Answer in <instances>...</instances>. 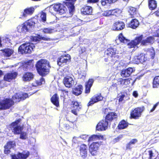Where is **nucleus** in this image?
Returning a JSON list of instances; mask_svg holds the SVG:
<instances>
[{"instance_id": "nucleus-1", "label": "nucleus", "mask_w": 159, "mask_h": 159, "mask_svg": "<svg viewBox=\"0 0 159 159\" xmlns=\"http://www.w3.org/2000/svg\"><path fill=\"white\" fill-rule=\"evenodd\" d=\"M22 119L19 118L12 122L9 125L10 128L15 134L20 133V138L25 139L27 138V134L25 132H21L23 128V125L21 123Z\"/></svg>"}, {"instance_id": "nucleus-2", "label": "nucleus", "mask_w": 159, "mask_h": 159, "mask_svg": "<svg viewBox=\"0 0 159 159\" xmlns=\"http://www.w3.org/2000/svg\"><path fill=\"white\" fill-rule=\"evenodd\" d=\"M37 70L41 75L44 76L49 72V62L45 59L39 61L36 65Z\"/></svg>"}, {"instance_id": "nucleus-3", "label": "nucleus", "mask_w": 159, "mask_h": 159, "mask_svg": "<svg viewBox=\"0 0 159 159\" xmlns=\"http://www.w3.org/2000/svg\"><path fill=\"white\" fill-rule=\"evenodd\" d=\"M34 47V44L31 43L23 44L19 47V52L21 54L30 53Z\"/></svg>"}, {"instance_id": "nucleus-4", "label": "nucleus", "mask_w": 159, "mask_h": 159, "mask_svg": "<svg viewBox=\"0 0 159 159\" xmlns=\"http://www.w3.org/2000/svg\"><path fill=\"white\" fill-rule=\"evenodd\" d=\"M13 104V101L10 98H6L0 101V109L5 110L9 108Z\"/></svg>"}, {"instance_id": "nucleus-5", "label": "nucleus", "mask_w": 159, "mask_h": 159, "mask_svg": "<svg viewBox=\"0 0 159 159\" xmlns=\"http://www.w3.org/2000/svg\"><path fill=\"white\" fill-rule=\"evenodd\" d=\"M144 110V107H138L132 110L130 112V118L138 119L141 115L142 113Z\"/></svg>"}, {"instance_id": "nucleus-6", "label": "nucleus", "mask_w": 159, "mask_h": 159, "mask_svg": "<svg viewBox=\"0 0 159 159\" xmlns=\"http://www.w3.org/2000/svg\"><path fill=\"white\" fill-rule=\"evenodd\" d=\"M28 96V94L26 93L21 92L16 93L12 96V100L13 101V103L14 102H19L21 100H25Z\"/></svg>"}, {"instance_id": "nucleus-7", "label": "nucleus", "mask_w": 159, "mask_h": 159, "mask_svg": "<svg viewBox=\"0 0 159 159\" xmlns=\"http://www.w3.org/2000/svg\"><path fill=\"white\" fill-rule=\"evenodd\" d=\"M52 8L54 11L57 12L60 14L66 13L67 10L66 7L61 3L54 4Z\"/></svg>"}, {"instance_id": "nucleus-8", "label": "nucleus", "mask_w": 159, "mask_h": 159, "mask_svg": "<svg viewBox=\"0 0 159 159\" xmlns=\"http://www.w3.org/2000/svg\"><path fill=\"white\" fill-rule=\"evenodd\" d=\"M118 51H116V48L115 47L113 48H108L107 50L105 51V54L107 55L108 56L110 57L115 58L116 57H118Z\"/></svg>"}, {"instance_id": "nucleus-9", "label": "nucleus", "mask_w": 159, "mask_h": 159, "mask_svg": "<svg viewBox=\"0 0 159 159\" xmlns=\"http://www.w3.org/2000/svg\"><path fill=\"white\" fill-rule=\"evenodd\" d=\"M71 57L69 54L61 56L57 60V64L60 66L63 64H66L70 61Z\"/></svg>"}, {"instance_id": "nucleus-10", "label": "nucleus", "mask_w": 159, "mask_h": 159, "mask_svg": "<svg viewBox=\"0 0 159 159\" xmlns=\"http://www.w3.org/2000/svg\"><path fill=\"white\" fill-rule=\"evenodd\" d=\"M63 83L66 87L70 88L74 85L75 81L72 77L66 76L64 77Z\"/></svg>"}, {"instance_id": "nucleus-11", "label": "nucleus", "mask_w": 159, "mask_h": 159, "mask_svg": "<svg viewBox=\"0 0 159 159\" xmlns=\"http://www.w3.org/2000/svg\"><path fill=\"white\" fill-rule=\"evenodd\" d=\"M108 125V121L105 120L101 121L96 126V129L98 131H103L106 130Z\"/></svg>"}, {"instance_id": "nucleus-12", "label": "nucleus", "mask_w": 159, "mask_h": 159, "mask_svg": "<svg viewBox=\"0 0 159 159\" xmlns=\"http://www.w3.org/2000/svg\"><path fill=\"white\" fill-rule=\"evenodd\" d=\"M100 146V144L98 142H93L90 146L89 152L92 155L94 156L96 154Z\"/></svg>"}, {"instance_id": "nucleus-13", "label": "nucleus", "mask_w": 159, "mask_h": 159, "mask_svg": "<svg viewBox=\"0 0 159 159\" xmlns=\"http://www.w3.org/2000/svg\"><path fill=\"white\" fill-rule=\"evenodd\" d=\"M35 8L33 7L27 8L24 10L23 12H22V15L20 17V18L26 17L27 15H31L34 12Z\"/></svg>"}, {"instance_id": "nucleus-14", "label": "nucleus", "mask_w": 159, "mask_h": 159, "mask_svg": "<svg viewBox=\"0 0 159 159\" xmlns=\"http://www.w3.org/2000/svg\"><path fill=\"white\" fill-rule=\"evenodd\" d=\"M143 38V35H141L138 37L134 40H133L128 43V46L129 48H134L138 44Z\"/></svg>"}, {"instance_id": "nucleus-15", "label": "nucleus", "mask_w": 159, "mask_h": 159, "mask_svg": "<svg viewBox=\"0 0 159 159\" xmlns=\"http://www.w3.org/2000/svg\"><path fill=\"white\" fill-rule=\"evenodd\" d=\"M125 27L124 23L121 21H118L115 23L112 28L114 30H119L123 29Z\"/></svg>"}, {"instance_id": "nucleus-16", "label": "nucleus", "mask_w": 159, "mask_h": 159, "mask_svg": "<svg viewBox=\"0 0 159 159\" xmlns=\"http://www.w3.org/2000/svg\"><path fill=\"white\" fill-rule=\"evenodd\" d=\"M68 2H66V6L69 10V13L71 16L73 15L74 10V2L76 0H67Z\"/></svg>"}, {"instance_id": "nucleus-17", "label": "nucleus", "mask_w": 159, "mask_h": 159, "mask_svg": "<svg viewBox=\"0 0 159 159\" xmlns=\"http://www.w3.org/2000/svg\"><path fill=\"white\" fill-rule=\"evenodd\" d=\"M135 71V69L131 67H129L127 69L123 70L121 72V76L123 77H127L129 76L130 75Z\"/></svg>"}, {"instance_id": "nucleus-18", "label": "nucleus", "mask_w": 159, "mask_h": 159, "mask_svg": "<svg viewBox=\"0 0 159 159\" xmlns=\"http://www.w3.org/2000/svg\"><path fill=\"white\" fill-rule=\"evenodd\" d=\"M103 99L102 97L101 94H97L93 96L91 98V100L89 102L88 104V106L91 105L98 101L102 100Z\"/></svg>"}, {"instance_id": "nucleus-19", "label": "nucleus", "mask_w": 159, "mask_h": 159, "mask_svg": "<svg viewBox=\"0 0 159 159\" xmlns=\"http://www.w3.org/2000/svg\"><path fill=\"white\" fill-rule=\"evenodd\" d=\"M17 73L15 72L8 73L4 76L5 80L10 82L13 79H15L16 77Z\"/></svg>"}, {"instance_id": "nucleus-20", "label": "nucleus", "mask_w": 159, "mask_h": 159, "mask_svg": "<svg viewBox=\"0 0 159 159\" xmlns=\"http://www.w3.org/2000/svg\"><path fill=\"white\" fill-rule=\"evenodd\" d=\"M31 41L36 42L41 40H51V39L47 37H42L40 35H37L36 36H32L30 37Z\"/></svg>"}, {"instance_id": "nucleus-21", "label": "nucleus", "mask_w": 159, "mask_h": 159, "mask_svg": "<svg viewBox=\"0 0 159 159\" xmlns=\"http://www.w3.org/2000/svg\"><path fill=\"white\" fill-rule=\"evenodd\" d=\"M93 9L91 7L86 6L83 7L81 10L82 13L85 15H91Z\"/></svg>"}, {"instance_id": "nucleus-22", "label": "nucleus", "mask_w": 159, "mask_h": 159, "mask_svg": "<svg viewBox=\"0 0 159 159\" xmlns=\"http://www.w3.org/2000/svg\"><path fill=\"white\" fill-rule=\"evenodd\" d=\"M154 39L152 36L147 37L143 39L141 42V44L143 45H147L148 43H153L154 42Z\"/></svg>"}, {"instance_id": "nucleus-23", "label": "nucleus", "mask_w": 159, "mask_h": 159, "mask_svg": "<svg viewBox=\"0 0 159 159\" xmlns=\"http://www.w3.org/2000/svg\"><path fill=\"white\" fill-rule=\"evenodd\" d=\"M87 146L85 144L81 145L80 146V154L83 158H84L87 156Z\"/></svg>"}, {"instance_id": "nucleus-24", "label": "nucleus", "mask_w": 159, "mask_h": 159, "mask_svg": "<svg viewBox=\"0 0 159 159\" xmlns=\"http://www.w3.org/2000/svg\"><path fill=\"white\" fill-rule=\"evenodd\" d=\"M59 97L57 94H55L52 97L51 100L52 103L57 107L59 106Z\"/></svg>"}, {"instance_id": "nucleus-25", "label": "nucleus", "mask_w": 159, "mask_h": 159, "mask_svg": "<svg viewBox=\"0 0 159 159\" xmlns=\"http://www.w3.org/2000/svg\"><path fill=\"white\" fill-rule=\"evenodd\" d=\"M94 80L92 79H90L88 82L85 83V93H89L90 92V88L93 83Z\"/></svg>"}, {"instance_id": "nucleus-26", "label": "nucleus", "mask_w": 159, "mask_h": 159, "mask_svg": "<svg viewBox=\"0 0 159 159\" xmlns=\"http://www.w3.org/2000/svg\"><path fill=\"white\" fill-rule=\"evenodd\" d=\"M34 78L33 74L30 72H27L25 73L23 76V80L24 81H30Z\"/></svg>"}, {"instance_id": "nucleus-27", "label": "nucleus", "mask_w": 159, "mask_h": 159, "mask_svg": "<svg viewBox=\"0 0 159 159\" xmlns=\"http://www.w3.org/2000/svg\"><path fill=\"white\" fill-rule=\"evenodd\" d=\"M117 115L114 112H110L106 116L105 120L109 121H111L112 120L115 119L117 117Z\"/></svg>"}, {"instance_id": "nucleus-28", "label": "nucleus", "mask_w": 159, "mask_h": 159, "mask_svg": "<svg viewBox=\"0 0 159 159\" xmlns=\"http://www.w3.org/2000/svg\"><path fill=\"white\" fill-rule=\"evenodd\" d=\"M17 29L18 32L20 33L29 31L28 27L26 26L25 23L19 25Z\"/></svg>"}, {"instance_id": "nucleus-29", "label": "nucleus", "mask_w": 159, "mask_h": 159, "mask_svg": "<svg viewBox=\"0 0 159 159\" xmlns=\"http://www.w3.org/2000/svg\"><path fill=\"white\" fill-rule=\"evenodd\" d=\"M82 89V86L81 85H79L73 89V93L75 95H79L81 93Z\"/></svg>"}, {"instance_id": "nucleus-30", "label": "nucleus", "mask_w": 159, "mask_h": 159, "mask_svg": "<svg viewBox=\"0 0 159 159\" xmlns=\"http://www.w3.org/2000/svg\"><path fill=\"white\" fill-rule=\"evenodd\" d=\"M0 53L2 52L3 55L5 56L9 57L13 53V50L10 49H6L3 50H1Z\"/></svg>"}, {"instance_id": "nucleus-31", "label": "nucleus", "mask_w": 159, "mask_h": 159, "mask_svg": "<svg viewBox=\"0 0 159 159\" xmlns=\"http://www.w3.org/2000/svg\"><path fill=\"white\" fill-rule=\"evenodd\" d=\"M103 139V136L102 135H93L92 136L90 137L88 139L89 142L96 140L97 139Z\"/></svg>"}, {"instance_id": "nucleus-32", "label": "nucleus", "mask_w": 159, "mask_h": 159, "mask_svg": "<svg viewBox=\"0 0 159 159\" xmlns=\"http://www.w3.org/2000/svg\"><path fill=\"white\" fill-rule=\"evenodd\" d=\"M148 6L149 8L151 10L155 9L157 6V3L155 0H149Z\"/></svg>"}, {"instance_id": "nucleus-33", "label": "nucleus", "mask_w": 159, "mask_h": 159, "mask_svg": "<svg viewBox=\"0 0 159 159\" xmlns=\"http://www.w3.org/2000/svg\"><path fill=\"white\" fill-rule=\"evenodd\" d=\"M139 23L137 20L136 19H133L129 24V26L133 29H135L139 25Z\"/></svg>"}, {"instance_id": "nucleus-34", "label": "nucleus", "mask_w": 159, "mask_h": 159, "mask_svg": "<svg viewBox=\"0 0 159 159\" xmlns=\"http://www.w3.org/2000/svg\"><path fill=\"white\" fill-rule=\"evenodd\" d=\"M27 27H28V30L30 28L34 27L35 24V22L34 20H30L25 23Z\"/></svg>"}, {"instance_id": "nucleus-35", "label": "nucleus", "mask_w": 159, "mask_h": 159, "mask_svg": "<svg viewBox=\"0 0 159 159\" xmlns=\"http://www.w3.org/2000/svg\"><path fill=\"white\" fill-rule=\"evenodd\" d=\"M128 125V123L124 120L121 121L119 123L118 127L119 129L125 128Z\"/></svg>"}, {"instance_id": "nucleus-36", "label": "nucleus", "mask_w": 159, "mask_h": 159, "mask_svg": "<svg viewBox=\"0 0 159 159\" xmlns=\"http://www.w3.org/2000/svg\"><path fill=\"white\" fill-rule=\"evenodd\" d=\"M68 68L67 67L64 69H61L59 71V73L61 76L67 75L69 74Z\"/></svg>"}, {"instance_id": "nucleus-37", "label": "nucleus", "mask_w": 159, "mask_h": 159, "mask_svg": "<svg viewBox=\"0 0 159 159\" xmlns=\"http://www.w3.org/2000/svg\"><path fill=\"white\" fill-rule=\"evenodd\" d=\"M29 154V152L28 151L24 153H19L17 155V157L19 159H25L28 157Z\"/></svg>"}, {"instance_id": "nucleus-38", "label": "nucleus", "mask_w": 159, "mask_h": 159, "mask_svg": "<svg viewBox=\"0 0 159 159\" xmlns=\"http://www.w3.org/2000/svg\"><path fill=\"white\" fill-rule=\"evenodd\" d=\"M159 85V76H156L153 80V88H157Z\"/></svg>"}, {"instance_id": "nucleus-39", "label": "nucleus", "mask_w": 159, "mask_h": 159, "mask_svg": "<svg viewBox=\"0 0 159 159\" xmlns=\"http://www.w3.org/2000/svg\"><path fill=\"white\" fill-rule=\"evenodd\" d=\"M119 39L121 43H127L129 41L126 39L123 35L122 34H120L119 36Z\"/></svg>"}, {"instance_id": "nucleus-40", "label": "nucleus", "mask_w": 159, "mask_h": 159, "mask_svg": "<svg viewBox=\"0 0 159 159\" xmlns=\"http://www.w3.org/2000/svg\"><path fill=\"white\" fill-rule=\"evenodd\" d=\"M117 0H102L101 3L102 6H105L107 3L114 2Z\"/></svg>"}, {"instance_id": "nucleus-41", "label": "nucleus", "mask_w": 159, "mask_h": 159, "mask_svg": "<svg viewBox=\"0 0 159 159\" xmlns=\"http://www.w3.org/2000/svg\"><path fill=\"white\" fill-rule=\"evenodd\" d=\"M121 12V10L119 9L116 8L113 10L112 13L113 14V15L115 16H119Z\"/></svg>"}, {"instance_id": "nucleus-42", "label": "nucleus", "mask_w": 159, "mask_h": 159, "mask_svg": "<svg viewBox=\"0 0 159 159\" xmlns=\"http://www.w3.org/2000/svg\"><path fill=\"white\" fill-rule=\"evenodd\" d=\"M137 56L138 57H137V58H139V61H140V63H143L147 60V58L145 57V56L143 54H140V55Z\"/></svg>"}, {"instance_id": "nucleus-43", "label": "nucleus", "mask_w": 159, "mask_h": 159, "mask_svg": "<svg viewBox=\"0 0 159 159\" xmlns=\"http://www.w3.org/2000/svg\"><path fill=\"white\" fill-rule=\"evenodd\" d=\"M128 8V11L130 15L132 16L136 13V8L132 7H129Z\"/></svg>"}, {"instance_id": "nucleus-44", "label": "nucleus", "mask_w": 159, "mask_h": 159, "mask_svg": "<svg viewBox=\"0 0 159 159\" xmlns=\"http://www.w3.org/2000/svg\"><path fill=\"white\" fill-rule=\"evenodd\" d=\"M125 79V85H129L130 83H131L132 85H133L134 84L135 81V80H133L130 78Z\"/></svg>"}, {"instance_id": "nucleus-45", "label": "nucleus", "mask_w": 159, "mask_h": 159, "mask_svg": "<svg viewBox=\"0 0 159 159\" xmlns=\"http://www.w3.org/2000/svg\"><path fill=\"white\" fill-rule=\"evenodd\" d=\"M40 18L41 21L45 22L46 21V14L45 13L42 12L40 13Z\"/></svg>"}, {"instance_id": "nucleus-46", "label": "nucleus", "mask_w": 159, "mask_h": 159, "mask_svg": "<svg viewBox=\"0 0 159 159\" xmlns=\"http://www.w3.org/2000/svg\"><path fill=\"white\" fill-rule=\"evenodd\" d=\"M15 142L13 141L9 142L7 143V145L5 146L7 148L11 149L13 148L15 146Z\"/></svg>"}, {"instance_id": "nucleus-47", "label": "nucleus", "mask_w": 159, "mask_h": 159, "mask_svg": "<svg viewBox=\"0 0 159 159\" xmlns=\"http://www.w3.org/2000/svg\"><path fill=\"white\" fill-rule=\"evenodd\" d=\"M53 30L50 28H45L43 30V31L45 33L51 34L53 32Z\"/></svg>"}, {"instance_id": "nucleus-48", "label": "nucleus", "mask_w": 159, "mask_h": 159, "mask_svg": "<svg viewBox=\"0 0 159 159\" xmlns=\"http://www.w3.org/2000/svg\"><path fill=\"white\" fill-rule=\"evenodd\" d=\"M72 141L75 143H78L81 142V139L80 136L79 137H74L72 139Z\"/></svg>"}, {"instance_id": "nucleus-49", "label": "nucleus", "mask_w": 159, "mask_h": 159, "mask_svg": "<svg viewBox=\"0 0 159 159\" xmlns=\"http://www.w3.org/2000/svg\"><path fill=\"white\" fill-rule=\"evenodd\" d=\"M33 65V64L32 62V61H29L28 62H27L24 65V67H26L27 68V69L30 68Z\"/></svg>"}, {"instance_id": "nucleus-50", "label": "nucleus", "mask_w": 159, "mask_h": 159, "mask_svg": "<svg viewBox=\"0 0 159 159\" xmlns=\"http://www.w3.org/2000/svg\"><path fill=\"white\" fill-rule=\"evenodd\" d=\"M73 108H76V110L79 111L80 107V104H79V103L77 102H74L73 103Z\"/></svg>"}, {"instance_id": "nucleus-51", "label": "nucleus", "mask_w": 159, "mask_h": 159, "mask_svg": "<svg viewBox=\"0 0 159 159\" xmlns=\"http://www.w3.org/2000/svg\"><path fill=\"white\" fill-rule=\"evenodd\" d=\"M147 53L148 54H150L152 59H153L154 58L155 55V53L154 50L153 49L148 52Z\"/></svg>"}, {"instance_id": "nucleus-52", "label": "nucleus", "mask_w": 159, "mask_h": 159, "mask_svg": "<svg viewBox=\"0 0 159 159\" xmlns=\"http://www.w3.org/2000/svg\"><path fill=\"white\" fill-rule=\"evenodd\" d=\"M137 57H138V56H135L134 57L133 60V63L136 64H139V63H140L139 58H137Z\"/></svg>"}, {"instance_id": "nucleus-53", "label": "nucleus", "mask_w": 159, "mask_h": 159, "mask_svg": "<svg viewBox=\"0 0 159 159\" xmlns=\"http://www.w3.org/2000/svg\"><path fill=\"white\" fill-rule=\"evenodd\" d=\"M36 82L38 85H41L44 83V80L43 78H41L39 80L36 81Z\"/></svg>"}, {"instance_id": "nucleus-54", "label": "nucleus", "mask_w": 159, "mask_h": 159, "mask_svg": "<svg viewBox=\"0 0 159 159\" xmlns=\"http://www.w3.org/2000/svg\"><path fill=\"white\" fill-rule=\"evenodd\" d=\"M148 153L149 156V159H153V156L152 152V151L150 150L148 151Z\"/></svg>"}, {"instance_id": "nucleus-55", "label": "nucleus", "mask_w": 159, "mask_h": 159, "mask_svg": "<svg viewBox=\"0 0 159 159\" xmlns=\"http://www.w3.org/2000/svg\"><path fill=\"white\" fill-rule=\"evenodd\" d=\"M88 135L86 134H83L80 135V138L81 139H83L84 140H86L88 139Z\"/></svg>"}, {"instance_id": "nucleus-56", "label": "nucleus", "mask_w": 159, "mask_h": 159, "mask_svg": "<svg viewBox=\"0 0 159 159\" xmlns=\"http://www.w3.org/2000/svg\"><path fill=\"white\" fill-rule=\"evenodd\" d=\"M72 125H70L69 124H64V128L67 130L70 129Z\"/></svg>"}, {"instance_id": "nucleus-57", "label": "nucleus", "mask_w": 159, "mask_h": 159, "mask_svg": "<svg viewBox=\"0 0 159 159\" xmlns=\"http://www.w3.org/2000/svg\"><path fill=\"white\" fill-rule=\"evenodd\" d=\"M137 139H132L129 143L131 145H133V146L134 145V144L137 143Z\"/></svg>"}, {"instance_id": "nucleus-58", "label": "nucleus", "mask_w": 159, "mask_h": 159, "mask_svg": "<svg viewBox=\"0 0 159 159\" xmlns=\"http://www.w3.org/2000/svg\"><path fill=\"white\" fill-rule=\"evenodd\" d=\"M79 111H78V110H76V108H73L71 110V112L75 115H77V112Z\"/></svg>"}, {"instance_id": "nucleus-59", "label": "nucleus", "mask_w": 159, "mask_h": 159, "mask_svg": "<svg viewBox=\"0 0 159 159\" xmlns=\"http://www.w3.org/2000/svg\"><path fill=\"white\" fill-rule=\"evenodd\" d=\"M113 10H109L106 12L107 16L113 15L112 13Z\"/></svg>"}, {"instance_id": "nucleus-60", "label": "nucleus", "mask_w": 159, "mask_h": 159, "mask_svg": "<svg viewBox=\"0 0 159 159\" xmlns=\"http://www.w3.org/2000/svg\"><path fill=\"white\" fill-rule=\"evenodd\" d=\"M133 147L134 146L133 145H131L129 143L127 144L126 146V148L127 149H130L131 148H133Z\"/></svg>"}, {"instance_id": "nucleus-61", "label": "nucleus", "mask_w": 159, "mask_h": 159, "mask_svg": "<svg viewBox=\"0 0 159 159\" xmlns=\"http://www.w3.org/2000/svg\"><path fill=\"white\" fill-rule=\"evenodd\" d=\"M5 150H4V153L5 154H8L10 153V149L7 148H6V146L5 147Z\"/></svg>"}, {"instance_id": "nucleus-62", "label": "nucleus", "mask_w": 159, "mask_h": 159, "mask_svg": "<svg viewBox=\"0 0 159 159\" xmlns=\"http://www.w3.org/2000/svg\"><path fill=\"white\" fill-rule=\"evenodd\" d=\"M158 105V103H156V104H155L153 107V108H152V109L150 110V112H152L154 110H155V109L156 108V107H157V106Z\"/></svg>"}, {"instance_id": "nucleus-63", "label": "nucleus", "mask_w": 159, "mask_h": 159, "mask_svg": "<svg viewBox=\"0 0 159 159\" xmlns=\"http://www.w3.org/2000/svg\"><path fill=\"white\" fill-rule=\"evenodd\" d=\"M120 84L122 85H125V79H122L119 81Z\"/></svg>"}, {"instance_id": "nucleus-64", "label": "nucleus", "mask_w": 159, "mask_h": 159, "mask_svg": "<svg viewBox=\"0 0 159 159\" xmlns=\"http://www.w3.org/2000/svg\"><path fill=\"white\" fill-rule=\"evenodd\" d=\"M125 96L124 95H122L120 97V98L119 99V102H122L124 99V97Z\"/></svg>"}]
</instances>
